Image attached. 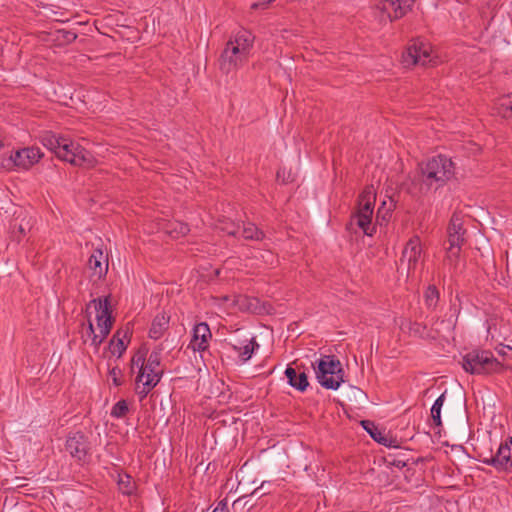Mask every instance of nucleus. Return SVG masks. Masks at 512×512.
Instances as JSON below:
<instances>
[{
    "instance_id": "f257e3e1",
    "label": "nucleus",
    "mask_w": 512,
    "mask_h": 512,
    "mask_svg": "<svg viewBox=\"0 0 512 512\" xmlns=\"http://www.w3.org/2000/svg\"><path fill=\"white\" fill-rule=\"evenodd\" d=\"M255 36L246 29L233 32L220 54L218 64L222 73L229 75L246 64L251 56Z\"/></svg>"
},
{
    "instance_id": "f03ea898",
    "label": "nucleus",
    "mask_w": 512,
    "mask_h": 512,
    "mask_svg": "<svg viewBox=\"0 0 512 512\" xmlns=\"http://www.w3.org/2000/svg\"><path fill=\"white\" fill-rule=\"evenodd\" d=\"M454 175V164L446 156L438 155L419 165V174L415 181L419 184V191L427 194L444 186Z\"/></svg>"
},
{
    "instance_id": "7ed1b4c3",
    "label": "nucleus",
    "mask_w": 512,
    "mask_h": 512,
    "mask_svg": "<svg viewBox=\"0 0 512 512\" xmlns=\"http://www.w3.org/2000/svg\"><path fill=\"white\" fill-rule=\"evenodd\" d=\"M91 307H93L96 312V322L99 332H95L93 322L90 316H88V324L85 330L82 331V339L84 343L90 341V345L94 347L95 351H98L100 345L110 334L115 319L112 316L111 303L108 296L91 300L87 305V310Z\"/></svg>"
},
{
    "instance_id": "20e7f679",
    "label": "nucleus",
    "mask_w": 512,
    "mask_h": 512,
    "mask_svg": "<svg viewBox=\"0 0 512 512\" xmlns=\"http://www.w3.org/2000/svg\"><path fill=\"white\" fill-rule=\"evenodd\" d=\"M316 378L320 385L326 389L337 390L344 382L342 364L333 355H325L312 363Z\"/></svg>"
},
{
    "instance_id": "39448f33",
    "label": "nucleus",
    "mask_w": 512,
    "mask_h": 512,
    "mask_svg": "<svg viewBox=\"0 0 512 512\" xmlns=\"http://www.w3.org/2000/svg\"><path fill=\"white\" fill-rule=\"evenodd\" d=\"M462 367L470 374H492L501 372L504 364L491 351L472 350L463 356Z\"/></svg>"
},
{
    "instance_id": "423d86ee",
    "label": "nucleus",
    "mask_w": 512,
    "mask_h": 512,
    "mask_svg": "<svg viewBox=\"0 0 512 512\" xmlns=\"http://www.w3.org/2000/svg\"><path fill=\"white\" fill-rule=\"evenodd\" d=\"M376 194L372 186L366 187L359 196L358 210L352 215L348 228L357 225L365 235L372 236L376 229L372 224V215Z\"/></svg>"
},
{
    "instance_id": "0eeeda50",
    "label": "nucleus",
    "mask_w": 512,
    "mask_h": 512,
    "mask_svg": "<svg viewBox=\"0 0 512 512\" xmlns=\"http://www.w3.org/2000/svg\"><path fill=\"white\" fill-rule=\"evenodd\" d=\"M161 345L153 350L145 361V377L141 384L136 385V393L143 399L159 383L163 371L160 369Z\"/></svg>"
},
{
    "instance_id": "6e6552de",
    "label": "nucleus",
    "mask_w": 512,
    "mask_h": 512,
    "mask_svg": "<svg viewBox=\"0 0 512 512\" xmlns=\"http://www.w3.org/2000/svg\"><path fill=\"white\" fill-rule=\"evenodd\" d=\"M55 155L59 159L67 161L74 166L90 167L93 165L94 161L92 155L86 149L67 137L62 140Z\"/></svg>"
},
{
    "instance_id": "1a4fd4ad",
    "label": "nucleus",
    "mask_w": 512,
    "mask_h": 512,
    "mask_svg": "<svg viewBox=\"0 0 512 512\" xmlns=\"http://www.w3.org/2000/svg\"><path fill=\"white\" fill-rule=\"evenodd\" d=\"M65 451L79 464L84 465L91 459V442L81 431L70 433L65 441Z\"/></svg>"
},
{
    "instance_id": "9d476101",
    "label": "nucleus",
    "mask_w": 512,
    "mask_h": 512,
    "mask_svg": "<svg viewBox=\"0 0 512 512\" xmlns=\"http://www.w3.org/2000/svg\"><path fill=\"white\" fill-rule=\"evenodd\" d=\"M478 460L494 467L499 472H512V437H508L500 444L496 454L489 456L480 454Z\"/></svg>"
},
{
    "instance_id": "9b49d317",
    "label": "nucleus",
    "mask_w": 512,
    "mask_h": 512,
    "mask_svg": "<svg viewBox=\"0 0 512 512\" xmlns=\"http://www.w3.org/2000/svg\"><path fill=\"white\" fill-rule=\"evenodd\" d=\"M402 62L405 66L420 65L428 66L433 64L431 48L424 42H414L402 55Z\"/></svg>"
},
{
    "instance_id": "f8f14e48",
    "label": "nucleus",
    "mask_w": 512,
    "mask_h": 512,
    "mask_svg": "<svg viewBox=\"0 0 512 512\" xmlns=\"http://www.w3.org/2000/svg\"><path fill=\"white\" fill-rule=\"evenodd\" d=\"M422 246L418 236H413L406 243L402 256L400 258L401 263L407 264V275L408 277L414 276L416 269L421 262Z\"/></svg>"
},
{
    "instance_id": "ddd939ff",
    "label": "nucleus",
    "mask_w": 512,
    "mask_h": 512,
    "mask_svg": "<svg viewBox=\"0 0 512 512\" xmlns=\"http://www.w3.org/2000/svg\"><path fill=\"white\" fill-rule=\"evenodd\" d=\"M42 156L43 154L37 147L23 148L11 154L6 167L15 166L22 169H29L37 163Z\"/></svg>"
},
{
    "instance_id": "4468645a",
    "label": "nucleus",
    "mask_w": 512,
    "mask_h": 512,
    "mask_svg": "<svg viewBox=\"0 0 512 512\" xmlns=\"http://www.w3.org/2000/svg\"><path fill=\"white\" fill-rule=\"evenodd\" d=\"M414 0H383L378 8L387 14L390 21H395L407 14Z\"/></svg>"
},
{
    "instance_id": "2eb2a0df",
    "label": "nucleus",
    "mask_w": 512,
    "mask_h": 512,
    "mask_svg": "<svg viewBox=\"0 0 512 512\" xmlns=\"http://www.w3.org/2000/svg\"><path fill=\"white\" fill-rule=\"evenodd\" d=\"M212 338L209 325L206 322H200L193 328L192 339L188 345L194 352H203L209 346V341Z\"/></svg>"
},
{
    "instance_id": "dca6fc26",
    "label": "nucleus",
    "mask_w": 512,
    "mask_h": 512,
    "mask_svg": "<svg viewBox=\"0 0 512 512\" xmlns=\"http://www.w3.org/2000/svg\"><path fill=\"white\" fill-rule=\"evenodd\" d=\"M285 376L288 384L300 392H304L309 386L307 374L305 371H300L298 366L296 368L288 366L285 370Z\"/></svg>"
},
{
    "instance_id": "f3484780",
    "label": "nucleus",
    "mask_w": 512,
    "mask_h": 512,
    "mask_svg": "<svg viewBox=\"0 0 512 512\" xmlns=\"http://www.w3.org/2000/svg\"><path fill=\"white\" fill-rule=\"evenodd\" d=\"M88 266L93 271V275L100 279L108 271V260L103 252L97 249L89 257Z\"/></svg>"
},
{
    "instance_id": "a211bd4d",
    "label": "nucleus",
    "mask_w": 512,
    "mask_h": 512,
    "mask_svg": "<svg viewBox=\"0 0 512 512\" xmlns=\"http://www.w3.org/2000/svg\"><path fill=\"white\" fill-rule=\"evenodd\" d=\"M170 316L166 312L157 314L152 320L149 329V337L154 340L160 339L169 327Z\"/></svg>"
},
{
    "instance_id": "6ab92c4d",
    "label": "nucleus",
    "mask_w": 512,
    "mask_h": 512,
    "mask_svg": "<svg viewBox=\"0 0 512 512\" xmlns=\"http://www.w3.org/2000/svg\"><path fill=\"white\" fill-rule=\"evenodd\" d=\"M231 348L238 354L242 362L248 361L254 352L255 347H259L255 338L238 341L237 343H230Z\"/></svg>"
},
{
    "instance_id": "aec40b11",
    "label": "nucleus",
    "mask_w": 512,
    "mask_h": 512,
    "mask_svg": "<svg viewBox=\"0 0 512 512\" xmlns=\"http://www.w3.org/2000/svg\"><path fill=\"white\" fill-rule=\"evenodd\" d=\"M116 483L119 492L125 496L134 495L137 491L136 481L132 478L131 475L125 472H119L117 474Z\"/></svg>"
},
{
    "instance_id": "412c9836",
    "label": "nucleus",
    "mask_w": 512,
    "mask_h": 512,
    "mask_svg": "<svg viewBox=\"0 0 512 512\" xmlns=\"http://www.w3.org/2000/svg\"><path fill=\"white\" fill-rule=\"evenodd\" d=\"M127 338V332L117 331L109 341L108 349L112 355L120 358L122 354L127 349V343H125V339Z\"/></svg>"
},
{
    "instance_id": "4be33fe9",
    "label": "nucleus",
    "mask_w": 512,
    "mask_h": 512,
    "mask_svg": "<svg viewBox=\"0 0 512 512\" xmlns=\"http://www.w3.org/2000/svg\"><path fill=\"white\" fill-rule=\"evenodd\" d=\"M363 428L370 434V436L378 442L379 444H382L387 447L392 446L393 440L389 438L388 436L384 435L375 425L373 422L369 420H364L361 422Z\"/></svg>"
},
{
    "instance_id": "5701e85b",
    "label": "nucleus",
    "mask_w": 512,
    "mask_h": 512,
    "mask_svg": "<svg viewBox=\"0 0 512 512\" xmlns=\"http://www.w3.org/2000/svg\"><path fill=\"white\" fill-rule=\"evenodd\" d=\"M239 235H241L245 240L253 241H261L265 237V233L251 222L240 225Z\"/></svg>"
},
{
    "instance_id": "b1692460",
    "label": "nucleus",
    "mask_w": 512,
    "mask_h": 512,
    "mask_svg": "<svg viewBox=\"0 0 512 512\" xmlns=\"http://www.w3.org/2000/svg\"><path fill=\"white\" fill-rule=\"evenodd\" d=\"M64 136L57 135L51 131H45L40 136V141L44 147L56 154V150L59 149Z\"/></svg>"
},
{
    "instance_id": "393cba45",
    "label": "nucleus",
    "mask_w": 512,
    "mask_h": 512,
    "mask_svg": "<svg viewBox=\"0 0 512 512\" xmlns=\"http://www.w3.org/2000/svg\"><path fill=\"white\" fill-rule=\"evenodd\" d=\"M145 361H146V352L143 350H138L131 359V369L138 368V375L136 377V385L141 384L145 377Z\"/></svg>"
},
{
    "instance_id": "a878e982",
    "label": "nucleus",
    "mask_w": 512,
    "mask_h": 512,
    "mask_svg": "<svg viewBox=\"0 0 512 512\" xmlns=\"http://www.w3.org/2000/svg\"><path fill=\"white\" fill-rule=\"evenodd\" d=\"M495 109L501 117L512 120V94L500 97L495 104Z\"/></svg>"
},
{
    "instance_id": "bb28decb",
    "label": "nucleus",
    "mask_w": 512,
    "mask_h": 512,
    "mask_svg": "<svg viewBox=\"0 0 512 512\" xmlns=\"http://www.w3.org/2000/svg\"><path fill=\"white\" fill-rule=\"evenodd\" d=\"M165 230L166 233L169 234L172 238L177 239L179 237L187 235L190 231V228L186 223L180 221H173L167 224Z\"/></svg>"
},
{
    "instance_id": "cd10ccee",
    "label": "nucleus",
    "mask_w": 512,
    "mask_h": 512,
    "mask_svg": "<svg viewBox=\"0 0 512 512\" xmlns=\"http://www.w3.org/2000/svg\"><path fill=\"white\" fill-rule=\"evenodd\" d=\"M440 299L439 290L435 285H429L424 292L425 305L429 310H435L437 308Z\"/></svg>"
},
{
    "instance_id": "c85d7f7f",
    "label": "nucleus",
    "mask_w": 512,
    "mask_h": 512,
    "mask_svg": "<svg viewBox=\"0 0 512 512\" xmlns=\"http://www.w3.org/2000/svg\"><path fill=\"white\" fill-rule=\"evenodd\" d=\"M394 207H395V205H394L392 199H389L388 206H387V202L383 201L381 206L377 210L376 222L380 225H382L383 223H386L389 220V218L391 216V211L393 210Z\"/></svg>"
},
{
    "instance_id": "c756f323",
    "label": "nucleus",
    "mask_w": 512,
    "mask_h": 512,
    "mask_svg": "<svg viewBox=\"0 0 512 512\" xmlns=\"http://www.w3.org/2000/svg\"><path fill=\"white\" fill-rule=\"evenodd\" d=\"M446 392L442 393L431 407V417L435 426H441V408L444 404Z\"/></svg>"
},
{
    "instance_id": "7c9ffc66",
    "label": "nucleus",
    "mask_w": 512,
    "mask_h": 512,
    "mask_svg": "<svg viewBox=\"0 0 512 512\" xmlns=\"http://www.w3.org/2000/svg\"><path fill=\"white\" fill-rule=\"evenodd\" d=\"M466 230L460 217L453 215L447 228V234H465Z\"/></svg>"
},
{
    "instance_id": "2f4dec72",
    "label": "nucleus",
    "mask_w": 512,
    "mask_h": 512,
    "mask_svg": "<svg viewBox=\"0 0 512 512\" xmlns=\"http://www.w3.org/2000/svg\"><path fill=\"white\" fill-rule=\"evenodd\" d=\"M461 248L460 247H447L446 248V260L449 265L453 268H456L458 265L459 257H460Z\"/></svg>"
},
{
    "instance_id": "473e14b6",
    "label": "nucleus",
    "mask_w": 512,
    "mask_h": 512,
    "mask_svg": "<svg viewBox=\"0 0 512 512\" xmlns=\"http://www.w3.org/2000/svg\"><path fill=\"white\" fill-rule=\"evenodd\" d=\"M128 410L129 408L126 400H119L112 407L111 416L115 418H123L124 416H126Z\"/></svg>"
},
{
    "instance_id": "72a5a7b5",
    "label": "nucleus",
    "mask_w": 512,
    "mask_h": 512,
    "mask_svg": "<svg viewBox=\"0 0 512 512\" xmlns=\"http://www.w3.org/2000/svg\"><path fill=\"white\" fill-rule=\"evenodd\" d=\"M465 234H448L449 247H462L465 242Z\"/></svg>"
},
{
    "instance_id": "f704fd0d",
    "label": "nucleus",
    "mask_w": 512,
    "mask_h": 512,
    "mask_svg": "<svg viewBox=\"0 0 512 512\" xmlns=\"http://www.w3.org/2000/svg\"><path fill=\"white\" fill-rule=\"evenodd\" d=\"M109 375L112 378V382L115 386L122 385V371L117 367H112L109 370Z\"/></svg>"
},
{
    "instance_id": "c9c22d12",
    "label": "nucleus",
    "mask_w": 512,
    "mask_h": 512,
    "mask_svg": "<svg viewBox=\"0 0 512 512\" xmlns=\"http://www.w3.org/2000/svg\"><path fill=\"white\" fill-rule=\"evenodd\" d=\"M223 231L227 233L229 236H238L240 233V224L231 223L222 228Z\"/></svg>"
},
{
    "instance_id": "e433bc0d",
    "label": "nucleus",
    "mask_w": 512,
    "mask_h": 512,
    "mask_svg": "<svg viewBox=\"0 0 512 512\" xmlns=\"http://www.w3.org/2000/svg\"><path fill=\"white\" fill-rule=\"evenodd\" d=\"M497 352L499 355H501L503 357L504 361L512 360V347L502 346L501 348L497 349Z\"/></svg>"
},
{
    "instance_id": "4c0bfd02",
    "label": "nucleus",
    "mask_w": 512,
    "mask_h": 512,
    "mask_svg": "<svg viewBox=\"0 0 512 512\" xmlns=\"http://www.w3.org/2000/svg\"><path fill=\"white\" fill-rule=\"evenodd\" d=\"M275 0H256L254 3L251 4V9L253 10H264L269 7L271 3H273Z\"/></svg>"
},
{
    "instance_id": "58836bf2",
    "label": "nucleus",
    "mask_w": 512,
    "mask_h": 512,
    "mask_svg": "<svg viewBox=\"0 0 512 512\" xmlns=\"http://www.w3.org/2000/svg\"><path fill=\"white\" fill-rule=\"evenodd\" d=\"M58 33L61 35L63 41L68 43L73 42L77 38L76 33L72 31L59 30Z\"/></svg>"
},
{
    "instance_id": "ea45409f",
    "label": "nucleus",
    "mask_w": 512,
    "mask_h": 512,
    "mask_svg": "<svg viewBox=\"0 0 512 512\" xmlns=\"http://www.w3.org/2000/svg\"><path fill=\"white\" fill-rule=\"evenodd\" d=\"M13 234H14V237L20 241V236L24 235L25 234V228L19 224H14L13 225Z\"/></svg>"
},
{
    "instance_id": "a19ab883",
    "label": "nucleus",
    "mask_w": 512,
    "mask_h": 512,
    "mask_svg": "<svg viewBox=\"0 0 512 512\" xmlns=\"http://www.w3.org/2000/svg\"><path fill=\"white\" fill-rule=\"evenodd\" d=\"M212 512H229L227 501L221 500Z\"/></svg>"
}]
</instances>
